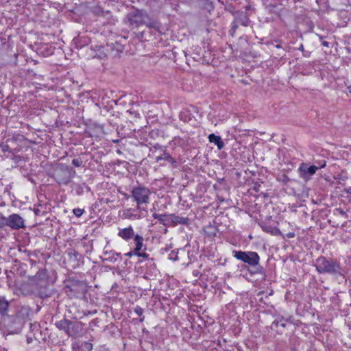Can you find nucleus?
I'll use <instances>...</instances> for the list:
<instances>
[{"mask_svg":"<svg viewBox=\"0 0 351 351\" xmlns=\"http://www.w3.org/2000/svg\"><path fill=\"white\" fill-rule=\"evenodd\" d=\"M118 236L122 239L128 241L134 237V231L133 228L130 226L127 228H119L118 232Z\"/></svg>","mask_w":351,"mask_h":351,"instance_id":"14","label":"nucleus"},{"mask_svg":"<svg viewBox=\"0 0 351 351\" xmlns=\"http://www.w3.org/2000/svg\"><path fill=\"white\" fill-rule=\"evenodd\" d=\"M72 164L77 167H81L82 165V160L80 158H74L72 160Z\"/></svg>","mask_w":351,"mask_h":351,"instance_id":"32","label":"nucleus"},{"mask_svg":"<svg viewBox=\"0 0 351 351\" xmlns=\"http://www.w3.org/2000/svg\"><path fill=\"white\" fill-rule=\"evenodd\" d=\"M4 216L0 213V228H3Z\"/></svg>","mask_w":351,"mask_h":351,"instance_id":"38","label":"nucleus"},{"mask_svg":"<svg viewBox=\"0 0 351 351\" xmlns=\"http://www.w3.org/2000/svg\"><path fill=\"white\" fill-rule=\"evenodd\" d=\"M337 210L339 212V213L341 215H346V212L343 211L342 209L339 208V209H337Z\"/></svg>","mask_w":351,"mask_h":351,"instance_id":"43","label":"nucleus"},{"mask_svg":"<svg viewBox=\"0 0 351 351\" xmlns=\"http://www.w3.org/2000/svg\"><path fill=\"white\" fill-rule=\"evenodd\" d=\"M136 254H137V253L133 250L130 251L128 253H125V256L131 257L132 256H136Z\"/></svg>","mask_w":351,"mask_h":351,"instance_id":"36","label":"nucleus"},{"mask_svg":"<svg viewBox=\"0 0 351 351\" xmlns=\"http://www.w3.org/2000/svg\"><path fill=\"white\" fill-rule=\"evenodd\" d=\"M8 226L12 230H19L25 227L24 219L18 214H12L8 217H4L3 228Z\"/></svg>","mask_w":351,"mask_h":351,"instance_id":"9","label":"nucleus"},{"mask_svg":"<svg viewBox=\"0 0 351 351\" xmlns=\"http://www.w3.org/2000/svg\"><path fill=\"white\" fill-rule=\"evenodd\" d=\"M316 163L317 165H315V167L317 168V170L319 169L324 168L326 165V161L325 160H322L321 161L316 162Z\"/></svg>","mask_w":351,"mask_h":351,"instance_id":"33","label":"nucleus"},{"mask_svg":"<svg viewBox=\"0 0 351 351\" xmlns=\"http://www.w3.org/2000/svg\"><path fill=\"white\" fill-rule=\"evenodd\" d=\"M348 89L349 90V93H351V85L348 87Z\"/></svg>","mask_w":351,"mask_h":351,"instance_id":"47","label":"nucleus"},{"mask_svg":"<svg viewBox=\"0 0 351 351\" xmlns=\"http://www.w3.org/2000/svg\"><path fill=\"white\" fill-rule=\"evenodd\" d=\"M143 238L139 234H136L134 237V243L135 245V247L134 248V250L138 253L139 251H142L143 245Z\"/></svg>","mask_w":351,"mask_h":351,"instance_id":"19","label":"nucleus"},{"mask_svg":"<svg viewBox=\"0 0 351 351\" xmlns=\"http://www.w3.org/2000/svg\"><path fill=\"white\" fill-rule=\"evenodd\" d=\"M147 210L146 207L136 206L123 211V218L130 220H138L146 217Z\"/></svg>","mask_w":351,"mask_h":351,"instance_id":"8","label":"nucleus"},{"mask_svg":"<svg viewBox=\"0 0 351 351\" xmlns=\"http://www.w3.org/2000/svg\"><path fill=\"white\" fill-rule=\"evenodd\" d=\"M136 256L138 257H143L144 258H147L149 256V254L144 252L139 251V252L137 253Z\"/></svg>","mask_w":351,"mask_h":351,"instance_id":"35","label":"nucleus"},{"mask_svg":"<svg viewBox=\"0 0 351 351\" xmlns=\"http://www.w3.org/2000/svg\"><path fill=\"white\" fill-rule=\"evenodd\" d=\"M171 214H162L160 219V223L165 226H171Z\"/></svg>","mask_w":351,"mask_h":351,"instance_id":"24","label":"nucleus"},{"mask_svg":"<svg viewBox=\"0 0 351 351\" xmlns=\"http://www.w3.org/2000/svg\"><path fill=\"white\" fill-rule=\"evenodd\" d=\"M71 169L66 167L56 171L54 178L59 184L67 185L71 179Z\"/></svg>","mask_w":351,"mask_h":351,"instance_id":"11","label":"nucleus"},{"mask_svg":"<svg viewBox=\"0 0 351 351\" xmlns=\"http://www.w3.org/2000/svg\"><path fill=\"white\" fill-rule=\"evenodd\" d=\"M307 56V53H304V56Z\"/></svg>","mask_w":351,"mask_h":351,"instance_id":"51","label":"nucleus"},{"mask_svg":"<svg viewBox=\"0 0 351 351\" xmlns=\"http://www.w3.org/2000/svg\"><path fill=\"white\" fill-rule=\"evenodd\" d=\"M233 257L249 266L256 268V273H261L263 267L259 265L260 256L256 252L233 250Z\"/></svg>","mask_w":351,"mask_h":351,"instance_id":"6","label":"nucleus"},{"mask_svg":"<svg viewBox=\"0 0 351 351\" xmlns=\"http://www.w3.org/2000/svg\"><path fill=\"white\" fill-rule=\"evenodd\" d=\"M254 189H255L256 191H258V186H255V187H254Z\"/></svg>","mask_w":351,"mask_h":351,"instance_id":"50","label":"nucleus"},{"mask_svg":"<svg viewBox=\"0 0 351 351\" xmlns=\"http://www.w3.org/2000/svg\"><path fill=\"white\" fill-rule=\"evenodd\" d=\"M287 237L289 239H291V238H293L295 237V233L293 232H289L287 234Z\"/></svg>","mask_w":351,"mask_h":351,"instance_id":"41","label":"nucleus"},{"mask_svg":"<svg viewBox=\"0 0 351 351\" xmlns=\"http://www.w3.org/2000/svg\"><path fill=\"white\" fill-rule=\"evenodd\" d=\"M65 292L70 296L82 299L86 298L88 285L86 282L75 278H69L65 285Z\"/></svg>","mask_w":351,"mask_h":351,"instance_id":"7","label":"nucleus"},{"mask_svg":"<svg viewBox=\"0 0 351 351\" xmlns=\"http://www.w3.org/2000/svg\"><path fill=\"white\" fill-rule=\"evenodd\" d=\"M139 320L141 322H143L145 320V316L143 315H142V316L140 317Z\"/></svg>","mask_w":351,"mask_h":351,"instance_id":"45","label":"nucleus"},{"mask_svg":"<svg viewBox=\"0 0 351 351\" xmlns=\"http://www.w3.org/2000/svg\"><path fill=\"white\" fill-rule=\"evenodd\" d=\"M307 56V53H304V56Z\"/></svg>","mask_w":351,"mask_h":351,"instance_id":"52","label":"nucleus"},{"mask_svg":"<svg viewBox=\"0 0 351 351\" xmlns=\"http://www.w3.org/2000/svg\"><path fill=\"white\" fill-rule=\"evenodd\" d=\"M157 162L160 160H167L171 164H176V160L175 158L171 157L167 152H164L160 156L156 157V158Z\"/></svg>","mask_w":351,"mask_h":351,"instance_id":"21","label":"nucleus"},{"mask_svg":"<svg viewBox=\"0 0 351 351\" xmlns=\"http://www.w3.org/2000/svg\"><path fill=\"white\" fill-rule=\"evenodd\" d=\"M162 215V214L160 215V214H158V213H154L152 215V217H153V218L158 219L160 221V219L161 218Z\"/></svg>","mask_w":351,"mask_h":351,"instance_id":"37","label":"nucleus"},{"mask_svg":"<svg viewBox=\"0 0 351 351\" xmlns=\"http://www.w3.org/2000/svg\"><path fill=\"white\" fill-rule=\"evenodd\" d=\"M315 267L319 274H341L340 264L335 259L319 256L315 261Z\"/></svg>","mask_w":351,"mask_h":351,"instance_id":"4","label":"nucleus"},{"mask_svg":"<svg viewBox=\"0 0 351 351\" xmlns=\"http://www.w3.org/2000/svg\"><path fill=\"white\" fill-rule=\"evenodd\" d=\"M126 20L131 28H136L145 25L149 28L158 30L160 26L157 21L152 19L147 12L143 10L131 11L126 16Z\"/></svg>","mask_w":351,"mask_h":351,"instance_id":"2","label":"nucleus"},{"mask_svg":"<svg viewBox=\"0 0 351 351\" xmlns=\"http://www.w3.org/2000/svg\"><path fill=\"white\" fill-rule=\"evenodd\" d=\"M68 254L70 259H73L74 261H78V256H81L75 250H69Z\"/></svg>","mask_w":351,"mask_h":351,"instance_id":"27","label":"nucleus"},{"mask_svg":"<svg viewBox=\"0 0 351 351\" xmlns=\"http://www.w3.org/2000/svg\"><path fill=\"white\" fill-rule=\"evenodd\" d=\"M14 322H17L19 324H21L22 320L19 319V315H16L14 317Z\"/></svg>","mask_w":351,"mask_h":351,"instance_id":"39","label":"nucleus"},{"mask_svg":"<svg viewBox=\"0 0 351 351\" xmlns=\"http://www.w3.org/2000/svg\"><path fill=\"white\" fill-rule=\"evenodd\" d=\"M91 49L95 51L94 57L102 59L106 56V54L104 52V47L103 46L95 45L94 47H92Z\"/></svg>","mask_w":351,"mask_h":351,"instance_id":"20","label":"nucleus"},{"mask_svg":"<svg viewBox=\"0 0 351 351\" xmlns=\"http://www.w3.org/2000/svg\"><path fill=\"white\" fill-rule=\"evenodd\" d=\"M10 303L3 296H0V313L4 315L8 311Z\"/></svg>","mask_w":351,"mask_h":351,"instance_id":"22","label":"nucleus"},{"mask_svg":"<svg viewBox=\"0 0 351 351\" xmlns=\"http://www.w3.org/2000/svg\"><path fill=\"white\" fill-rule=\"evenodd\" d=\"M134 311L136 314H137L139 317H141L142 315L143 314V308H142L141 306H136L134 307Z\"/></svg>","mask_w":351,"mask_h":351,"instance_id":"31","label":"nucleus"},{"mask_svg":"<svg viewBox=\"0 0 351 351\" xmlns=\"http://www.w3.org/2000/svg\"><path fill=\"white\" fill-rule=\"evenodd\" d=\"M317 168L315 165L309 166L307 163L302 162L300 164L298 171L303 180L307 182L312 178V176L315 173Z\"/></svg>","mask_w":351,"mask_h":351,"instance_id":"10","label":"nucleus"},{"mask_svg":"<svg viewBox=\"0 0 351 351\" xmlns=\"http://www.w3.org/2000/svg\"><path fill=\"white\" fill-rule=\"evenodd\" d=\"M38 211H39L38 210H35V213H36V215H38Z\"/></svg>","mask_w":351,"mask_h":351,"instance_id":"48","label":"nucleus"},{"mask_svg":"<svg viewBox=\"0 0 351 351\" xmlns=\"http://www.w3.org/2000/svg\"><path fill=\"white\" fill-rule=\"evenodd\" d=\"M104 254L106 258L102 259V261H108L110 263H120L122 261V255L119 252H116L112 250H107L106 247L104 250Z\"/></svg>","mask_w":351,"mask_h":351,"instance_id":"12","label":"nucleus"},{"mask_svg":"<svg viewBox=\"0 0 351 351\" xmlns=\"http://www.w3.org/2000/svg\"><path fill=\"white\" fill-rule=\"evenodd\" d=\"M287 319L283 317L278 318L273 322V325L276 327L281 326L283 328L286 327Z\"/></svg>","mask_w":351,"mask_h":351,"instance_id":"26","label":"nucleus"},{"mask_svg":"<svg viewBox=\"0 0 351 351\" xmlns=\"http://www.w3.org/2000/svg\"><path fill=\"white\" fill-rule=\"evenodd\" d=\"M93 344L88 341H75L72 343V351H91Z\"/></svg>","mask_w":351,"mask_h":351,"instance_id":"13","label":"nucleus"},{"mask_svg":"<svg viewBox=\"0 0 351 351\" xmlns=\"http://www.w3.org/2000/svg\"><path fill=\"white\" fill-rule=\"evenodd\" d=\"M8 148V145H5L3 147V152H5L7 150V149Z\"/></svg>","mask_w":351,"mask_h":351,"instance_id":"46","label":"nucleus"},{"mask_svg":"<svg viewBox=\"0 0 351 351\" xmlns=\"http://www.w3.org/2000/svg\"><path fill=\"white\" fill-rule=\"evenodd\" d=\"M178 252L175 251H171V252L169 255V258L170 260L176 261L178 260Z\"/></svg>","mask_w":351,"mask_h":351,"instance_id":"34","label":"nucleus"},{"mask_svg":"<svg viewBox=\"0 0 351 351\" xmlns=\"http://www.w3.org/2000/svg\"><path fill=\"white\" fill-rule=\"evenodd\" d=\"M29 281L34 293L40 298H50L53 294V290L49 285L46 269H39L34 276L29 278Z\"/></svg>","mask_w":351,"mask_h":351,"instance_id":"1","label":"nucleus"},{"mask_svg":"<svg viewBox=\"0 0 351 351\" xmlns=\"http://www.w3.org/2000/svg\"><path fill=\"white\" fill-rule=\"evenodd\" d=\"M92 10H93V14L97 15V16H104L106 14H110L109 11H104L99 6L93 7Z\"/></svg>","mask_w":351,"mask_h":351,"instance_id":"25","label":"nucleus"},{"mask_svg":"<svg viewBox=\"0 0 351 351\" xmlns=\"http://www.w3.org/2000/svg\"><path fill=\"white\" fill-rule=\"evenodd\" d=\"M234 21L239 25L247 27L250 23V20L245 15H241L234 19Z\"/></svg>","mask_w":351,"mask_h":351,"instance_id":"23","label":"nucleus"},{"mask_svg":"<svg viewBox=\"0 0 351 351\" xmlns=\"http://www.w3.org/2000/svg\"><path fill=\"white\" fill-rule=\"evenodd\" d=\"M208 138L209 142L215 144L219 150H221L224 147V143L219 136H217L215 134H209Z\"/></svg>","mask_w":351,"mask_h":351,"instance_id":"17","label":"nucleus"},{"mask_svg":"<svg viewBox=\"0 0 351 351\" xmlns=\"http://www.w3.org/2000/svg\"><path fill=\"white\" fill-rule=\"evenodd\" d=\"M152 195L151 191L149 188L138 185L134 186L130 191V194H125V197L127 199L132 198L134 202L136 203L137 206L146 207L150 202V196Z\"/></svg>","mask_w":351,"mask_h":351,"instance_id":"5","label":"nucleus"},{"mask_svg":"<svg viewBox=\"0 0 351 351\" xmlns=\"http://www.w3.org/2000/svg\"><path fill=\"white\" fill-rule=\"evenodd\" d=\"M259 226L262 230L267 233L274 236H280L282 234L280 230L274 226L269 224L267 221H262L259 223Z\"/></svg>","mask_w":351,"mask_h":351,"instance_id":"15","label":"nucleus"},{"mask_svg":"<svg viewBox=\"0 0 351 351\" xmlns=\"http://www.w3.org/2000/svg\"><path fill=\"white\" fill-rule=\"evenodd\" d=\"M343 191L346 193L348 195H351V186H349L348 188H345L343 189Z\"/></svg>","mask_w":351,"mask_h":351,"instance_id":"40","label":"nucleus"},{"mask_svg":"<svg viewBox=\"0 0 351 351\" xmlns=\"http://www.w3.org/2000/svg\"><path fill=\"white\" fill-rule=\"evenodd\" d=\"M239 27V25L234 21L232 23L231 29L229 31V34L231 36H234L237 29Z\"/></svg>","mask_w":351,"mask_h":351,"instance_id":"28","label":"nucleus"},{"mask_svg":"<svg viewBox=\"0 0 351 351\" xmlns=\"http://www.w3.org/2000/svg\"><path fill=\"white\" fill-rule=\"evenodd\" d=\"M254 189H255L256 191H258V186H255V187H254Z\"/></svg>","mask_w":351,"mask_h":351,"instance_id":"49","label":"nucleus"},{"mask_svg":"<svg viewBox=\"0 0 351 351\" xmlns=\"http://www.w3.org/2000/svg\"><path fill=\"white\" fill-rule=\"evenodd\" d=\"M71 187L72 188V191H74L77 195H82L84 193L85 189L88 191L90 190V188L85 183H73L71 184Z\"/></svg>","mask_w":351,"mask_h":351,"instance_id":"18","label":"nucleus"},{"mask_svg":"<svg viewBox=\"0 0 351 351\" xmlns=\"http://www.w3.org/2000/svg\"><path fill=\"white\" fill-rule=\"evenodd\" d=\"M298 50L302 51H304V46H303V45H302V44H301V45H300V47H298Z\"/></svg>","mask_w":351,"mask_h":351,"instance_id":"44","label":"nucleus"},{"mask_svg":"<svg viewBox=\"0 0 351 351\" xmlns=\"http://www.w3.org/2000/svg\"><path fill=\"white\" fill-rule=\"evenodd\" d=\"M180 117L181 120H183L184 121H189L191 119L189 117H188V112L187 111H182L180 114Z\"/></svg>","mask_w":351,"mask_h":351,"instance_id":"30","label":"nucleus"},{"mask_svg":"<svg viewBox=\"0 0 351 351\" xmlns=\"http://www.w3.org/2000/svg\"><path fill=\"white\" fill-rule=\"evenodd\" d=\"M171 226H176L178 225H189V219L188 217H183L171 214Z\"/></svg>","mask_w":351,"mask_h":351,"instance_id":"16","label":"nucleus"},{"mask_svg":"<svg viewBox=\"0 0 351 351\" xmlns=\"http://www.w3.org/2000/svg\"><path fill=\"white\" fill-rule=\"evenodd\" d=\"M73 213L75 215V216H76L77 217H80L84 213V210L80 208H75L73 210Z\"/></svg>","mask_w":351,"mask_h":351,"instance_id":"29","label":"nucleus"},{"mask_svg":"<svg viewBox=\"0 0 351 351\" xmlns=\"http://www.w3.org/2000/svg\"><path fill=\"white\" fill-rule=\"evenodd\" d=\"M322 45L323 46H324V47H329L330 43H329L328 42H327V41H325V40H324V41H323V42L322 43Z\"/></svg>","mask_w":351,"mask_h":351,"instance_id":"42","label":"nucleus"},{"mask_svg":"<svg viewBox=\"0 0 351 351\" xmlns=\"http://www.w3.org/2000/svg\"><path fill=\"white\" fill-rule=\"evenodd\" d=\"M224 351H234V350H224Z\"/></svg>","mask_w":351,"mask_h":351,"instance_id":"53","label":"nucleus"},{"mask_svg":"<svg viewBox=\"0 0 351 351\" xmlns=\"http://www.w3.org/2000/svg\"><path fill=\"white\" fill-rule=\"evenodd\" d=\"M55 326L57 328L64 331L68 337L71 338L80 337H82L84 334L83 324L79 321H71L63 318L59 321H56Z\"/></svg>","mask_w":351,"mask_h":351,"instance_id":"3","label":"nucleus"}]
</instances>
